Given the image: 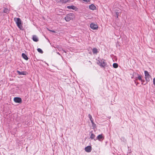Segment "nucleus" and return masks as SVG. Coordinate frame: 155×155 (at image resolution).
<instances>
[{
    "instance_id": "6e6552de",
    "label": "nucleus",
    "mask_w": 155,
    "mask_h": 155,
    "mask_svg": "<svg viewBox=\"0 0 155 155\" xmlns=\"http://www.w3.org/2000/svg\"><path fill=\"white\" fill-rule=\"evenodd\" d=\"M90 27L91 29L93 30L96 29L98 28V26L97 24L93 23H91L90 25Z\"/></svg>"
},
{
    "instance_id": "393cba45",
    "label": "nucleus",
    "mask_w": 155,
    "mask_h": 155,
    "mask_svg": "<svg viewBox=\"0 0 155 155\" xmlns=\"http://www.w3.org/2000/svg\"><path fill=\"white\" fill-rule=\"evenodd\" d=\"M62 51H63V52H65V53H66V52L65 50H63V49H62Z\"/></svg>"
},
{
    "instance_id": "7ed1b4c3",
    "label": "nucleus",
    "mask_w": 155,
    "mask_h": 155,
    "mask_svg": "<svg viewBox=\"0 0 155 155\" xmlns=\"http://www.w3.org/2000/svg\"><path fill=\"white\" fill-rule=\"evenodd\" d=\"M144 74L145 79L146 81H150V79L151 78L150 75L149 73V72L146 71H144Z\"/></svg>"
},
{
    "instance_id": "4be33fe9",
    "label": "nucleus",
    "mask_w": 155,
    "mask_h": 155,
    "mask_svg": "<svg viewBox=\"0 0 155 155\" xmlns=\"http://www.w3.org/2000/svg\"><path fill=\"white\" fill-rule=\"evenodd\" d=\"M153 83L154 86H155V78L153 79Z\"/></svg>"
},
{
    "instance_id": "a211bd4d",
    "label": "nucleus",
    "mask_w": 155,
    "mask_h": 155,
    "mask_svg": "<svg viewBox=\"0 0 155 155\" xmlns=\"http://www.w3.org/2000/svg\"><path fill=\"white\" fill-rule=\"evenodd\" d=\"M113 67L114 68H117L118 67V64L116 63H114L113 65Z\"/></svg>"
},
{
    "instance_id": "c85d7f7f",
    "label": "nucleus",
    "mask_w": 155,
    "mask_h": 155,
    "mask_svg": "<svg viewBox=\"0 0 155 155\" xmlns=\"http://www.w3.org/2000/svg\"><path fill=\"white\" fill-rule=\"evenodd\" d=\"M121 138L124 139V137H121Z\"/></svg>"
},
{
    "instance_id": "f8f14e48",
    "label": "nucleus",
    "mask_w": 155,
    "mask_h": 155,
    "mask_svg": "<svg viewBox=\"0 0 155 155\" xmlns=\"http://www.w3.org/2000/svg\"><path fill=\"white\" fill-rule=\"evenodd\" d=\"M89 8L92 10H94L96 9V7L93 4H91L89 5Z\"/></svg>"
},
{
    "instance_id": "aec40b11",
    "label": "nucleus",
    "mask_w": 155,
    "mask_h": 155,
    "mask_svg": "<svg viewBox=\"0 0 155 155\" xmlns=\"http://www.w3.org/2000/svg\"><path fill=\"white\" fill-rule=\"evenodd\" d=\"M37 51L39 52L41 54H42L43 52L42 50L40 48H38Z\"/></svg>"
},
{
    "instance_id": "6ab92c4d",
    "label": "nucleus",
    "mask_w": 155,
    "mask_h": 155,
    "mask_svg": "<svg viewBox=\"0 0 155 155\" xmlns=\"http://www.w3.org/2000/svg\"><path fill=\"white\" fill-rule=\"evenodd\" d=\"M95 135H94V134L92 133L91 134V136L90 137V138H91L92 139H93L95 137Z\"/></svg>"
},
{
    "instance_id": "412c9836",
    "label": "nucleus",
    "mask_w": 155,
    "mask_h": 155,
    "mask_svg": "<svg viewBox=\"0 0 155 155\" xmlns=\"http://www.w3.org/2000/svg\"><path fill=\"white\" fill-rule=\"evenodd\" d=\"M115 14H116V15L117 16V18H118V16L119 15V12H118L116 11L115 12Z\"/></svg>"
},
{
    "instance_id": "2eb2a0df",
    "label": "nucleus",
    "mask_w": 155,
    "mask_h": 155,
    "mask_svg": "<svg viewBox=\"0 0 155 155\" xmlns=\"http://www.w3.org/2000/svg\"><path fill=\"white\" fill-rule=\"evenodd\" d=\"M88 117L91 122V123H92V124L93 125L94 124V121H93V118H92V116H91V115L90 114H89L88 115Z\"/></svg>"
},
{
    "instance_id": "dca6fc26",
    "label": "nucleus",
    "mask_w": 155,
    "mask_h": 155,
    "mask_svg": "<svg viewBox=\"0 0 155 155\" xmlns=\"http://www.w3.org/2000/svg\"><path fill=\"white\" fill-rule=\"evenodd\" d=\"M92 52L94 54H97L98 53L97 49L96 48H94L92 49Z\"/></svg>"
},
{
    "instance_id": "5701e85b",
    "label": "nucleus",
    "mask_w": 155,
    "mask_h": 155,
    "mask_svg": "<svg viewBox=\"0 0 155 155\" xmlns=\"http://www.w3.org/2000/svg\"><path fill=\"white\" fill-rule=\"evenodd\" d=\"M49 31H51V32H53V33H55L56 32L55 31H54L51 30H49Z\"/></svg>"
},
{
    "instance_id": "ddd939ff",
    "label": "nucleus",
    "mask_w": 155,
    "mask_h": 155,
    "mask_svg": "<svg viewBox=\"0 0 155 155\" xmlns=\"http://www.w3.org/2000/svg\"><path fill=\"white\" fill-rule=\"evenodd\" d=\"M10 9H9L7 8H5L3 10L4 12L5 13H6L7 14H8L10 12Z\"/></svg>"
},
{
    "instance_id": "bb28decb",
    "label": "nucleus",
    "mask_w": 155,
    "mask_h": 155,
    "mask_svg": "<svg viewBox=\"0 0 155 155\" xmlns=\"http://www.w3.org/2000/svg\"><path fill=\"white\" fill-rule=\"evenodd\" d=\"M57 54H58L59 55H60V54L59 52H58V53H57Z\"/></svg>"
},
{
    "instance_id": "b1692460",
    "label": "nucleus",
    "mask_w": 155,
    "mask_h": 155,
    "mask_svg": "<svg viewBox=\"0 0 155 155\" xmlns=\"http://www.w3.org/2000/svg\"><path fill=\"white\" fill-rule=\"evenodd\" d=\"M64 0H60V1L61 2H62L63 3H65V2H64Z\"/></svg>"
},
{
    "instance_id": "a878e982",
    "label": "nucleus",
    "mask_w": 155,
    "mask_h": 155,
    "mask_svg": "<svg viewBox=\"0 0 155 155\" xmlns=\"http://www.w3.org/2000/svg\"><path fill=\"white\" fill-rule=\"evenodd\" d=\"M143 83H147V82H145V81H144V80H143Z\"/></svg>"
},
{
    "instance_id": "f257e3e1",
    "label": "nucleus",
    "mask_w": 155,
    "mask_h": 155,
    "mask_svg": "<svg viewBox=\"0 0 155 155\" xmlns=\"http://www.w3.org/2000/svg\"><path fill=\"white\" fill-rule=\"evenodd\" d=\"M14 20L16 22L18 27L20 30H23V27L21 24V21L19 18H15Z\"/></svg>"
},
{
    "instance_id": "f3484780",
    "label": "nucleus",
    "mask_w": 155,
    "mask_h": 155,
    "mask_svg": "<svg viewBox=\"0 0 155 155\" xmlns=\"http://www.w3.org/2000/svg\"><path fill=\"white\" fill-rule=\"evenodd\" d=\"M67 8L69 9L74 10L75 8V7L73 5H72V6H67Z\"/></svg>"
},
{
    "instance_id": "9b49d317",
    "label": "nucleus",
    "mask_w": 155,
    "mask_h": 155,
    "mask_svg": "<svg viewBox=\"0 0 155 155\" xmlns=\"http://www.w3.org/2000/svg\"><path fill=\"white\" fill-rule=\"evenodd\" d=\"M32 39L33 41L35 42H37L38 41V39L36 35H34L33 36Z\"/></svg>"
},
{
    "instance_id": "4468645a",
    "label": "nucleus",
    "mask_w": 155,
    "mask_h": 155,
    "mask_svg": "<svg viewBox=\"0 0 155 155\" xmlns=\"http://www.w3.org/2000/svg\"><path fill=\"white\" fill-rule=\"evenodd\" d=\"M22 57L25 60H28V58L25 54L23 53L22 54Z\"/></svg>"
},
{
    "instance_id": "0eeeda50",
    "label": "nucleus",
    "mask_w": 155,
    "mask_h": 155,
    "mask_svg": "<svg viewBox=\"0 0 155 155\" xmlns=\"http://www.w3.org/2000/svg\"><path fill=\"white\" fill-rule=\"evenodd\" d=\"M14 101L16 103H21L22 102L21 99L20 97H15L14 98Z\"/></svg>"
},
{
    "instance_id": "20e7f679",
    "label": "nucleus",
    "mask_w": 155,
    "mask_h": 155,
    "mask_svg": "<svg viewBox=\"0 0 155 155\" xmlns=\"http://www.w3.org/2000/svg\"><path fill=\"white\" fill-rule=\"evenodd\" d=\"M137 77H136L135 78V81L136 80H139L141 82V83H142V84H143V85H145L146 84V83H144L143 82V80L142 79V75H139V74H138L137 75Z\"/></svg>"
},
{
    "instance_id": "cd10ccee",
    "label": "nucleus",
    "mask_w": 155,
    "mask_h": 155,
    "mask_svg": "<svg viewBox=\"0 0 155 155\" xmlns=\"http://www.w3.org/2000/svg\"><path fill=\"white\" fill-rule=\"evenodd\" d=\"M89 53L91 54V52H90Z\"/></svg>"
},
{
    "instance_id": "9d476101",
    "label": "nucleus",
    "mask_w": 155,
    "mask_h": 155,
    "mask_svg": "<svg viewBox=\"0 0 155 155\" xmlns=\"http://www.w3.org/2000/svg\"><path fill=\"white\" fill-rule=\"evenodd\" d=\"M17 73L19 75H26L27 74L26 72L25 71H17Z\"/></svg>"
},
{
    "instance_id": "f03ea898",
    "label": "nucleus",
    "mask_w": 155,
    "mask_h": 155,
    "mask_svg": "<svg viewBox=\"0 0 155 155\" xmlns=\"http://www.w3.org/2000/svg\"><path fill=\"white\" fill-rule=\"evenodd\" d=\"M99 65L101 67L104 68L106 66L107 63L105 62V60L103 59H101L99 60Z\"/></svg>"
},
{
    "instance_id": "39448f33",
    "label": "nucleus",
    "mask_w": 155,
    "mask_h": 155,
    "mask_svg": "<svg viewBox=\"0 0 155 155\" xmlns=\"http://www.w3.org/2000/svg\"><path fill=\"white\" fill-rule=\"evenodd\" d=\"M72 18V16L71 14H68L67 15L65 18V19L67 21H68L71 20Z\"/></svg>"
},
{
    "instance_id": "423d86ee",
    "label": "nucleus",
    "mask_w": 155,
    "mask_h": 155,
    "mask_svg": "<svg viewBox=\"0 0 155 155\" xmlns=\"http://www.w3.org/2000/svg\"><path fill=\"white\" fill-rule=\"evenodd\" d=\"M104 138V137L102 134L99 135L97 137V138L96 140H98L99 141H102Z\"/></svg>"
},
{
    "instance_id": "1a4fd4ad",
    "label": "nucleus",
    "mask_w": 155,
    "mask_h": 155,
    "mask_svg": "<svg viewBox=\"0 0 155 155\" xmlns=\"http://www.w3.org/2000/svg\"><path fill=\"white\" fill-rule=\"evenodd\" d=\"M85 150L87 152H90L91 150V146H88L85 148Z\"/></svg>"
}]
</instances>
